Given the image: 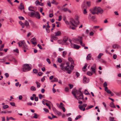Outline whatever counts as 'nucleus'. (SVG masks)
<instances>
[{"label": "nucleus", "instance_id": "nucleus-1", "mask_svg": "<svg viewBox=\"0 0 121 121\" xmlns=\"http://www.w3.org/2000/svg\"><path fill=\"white\" fill-rule=\"evenodd\" d=\"M66 64L67 65L65 66V63H61L60 66V69L62 71H66L68 73L70 74L73 69L74 66L72 65L69 66V62H67Z\"/></svg>", "mask_w": 121, "mask_h": 121}, {"label": "nucleus", "instance_id": "nucleus-2", "mask_svg": "<svg viewBox=\"0 0 121 121\" xmlns=\"http://www.w3.org/2000/svg\"><path fill=\"white\" fill-rule=\"evenodd\" d=\"M81 90V89H79V91L75 90L72 91V92L75 98L79 101L80 99H82L83 98V96Z\"/></svg>", "mask_w": 121, "mask_h": 121}, {"label": "nucleus", "instance_id": "nucleus-3", "mask_svg": "<svg viewBox=\"0 0 121 121\" xmlns=\"http://www.w3.org/2000/svg\"><path fill=\"white\" fill-rule=\"evenodd\" d=\"M78 24L76 22L74 19L72 18H71L70 19V23H69L70 26L69 27V29H71L73 30L75 29V27L77 26L76 24Z\"/></svg>", "mask_w": 121, "mask_h": 121}, {"label": "nucleus", "instance_id": "nucleus-4", "mask_svg": "<svg viewBox=\"0 0 121 121\" xmlns=\"http://www.w3.org/2000/svg\"><path fill=\"white\" fill-rule=\"evenodd\" d=\"M31 69V67L28 64H25L23 66L22 70L23 72H26L30 70Z\"/></svg>", "mask_w": 121, "mask_h": 121}, {"label": "nucleus", "instance_id": "nucleus-5", "mask_svg": "<svg viewBox=\"0 0 121 121\" xmlns=\"http://www.w3.org/2000/svg\"><path fill=\"white\" fill-rule=\"evenodd\" d=\"M82 37L78 36L77 38L73 40L74 43H76L77 41H78L80 44H82Z\"/></svg>", "mask_w": 121, "mask_h": 121}, {"label": "nucleus", "instance_id": "nucleus-6", "mask_svg": "<svg viewBox=\"0 0 121 121\" xmlns=\"http://www.w3.org/2000/svg\"><path fill=\"white\" fill-rule=\"evenodd\" d=\"M97 8L96 7H95L91 9L90 11L93 14H98L97 11Z\"/></svg>", "mask_w": 121, "mask_h": 121}, {"label": "nucleus", "instance_id": "nucleus-7", "mask_svg": "<svg viewBox=\"0 0 121 121\" xmlns=\"http://www.w3.org/2000/svg\"><path fill=\"white\" fill-rule=\"evenodd\" d=\"M69 42L71 43L70 46L72 48H74L78 49L80 47V46L76 44H73L71 43V40H69Z\"/></svg>", "mask_w": 121, "mask_h": 121}, {"label": "nucleus", "instance_id": "nucleus-8", "mask_svg": "<svg viewBox=\"0 0 121 121\" xmlns=\"http://www.w3.org/2000/svg\"><path fill=\"white\" fill-rule=\"evenodd\" d=\"M89 81V79L87 78L85 76L83 77V82L84 83H88Z\"/></svg>", "mask_w": 121, "mask_h": 121}, {"label": "nucleus", "instance_id": "nucleus-9", "mask_svg": "<svg viewBox=\"0 0 121 121\" xmlns=\"http://www.w3.org/2000/svg\"><path fill=\"white\" fill-rule=\"evenodd\" d=\"M36 39L34 37L31 39L30 40V41L32 42V44L35 46L37 44V42L35 41Z\"/></svg>", "mask_w": 121, "mask_h": 121}, {"label": "nucleus", "instance_id": "nucleus-10", "mask_svg": "<svg viewBox=\"0 0 121 121\" xmlns=\"http://www.w3.org/2000/svg\"><path fill=\"white\" fill-rule=\"evenodd\" d=\"M106 92L109 94H110V95L111 96H112L114 95V94L109 89H108V88L106 87Z\"/></svg>", "mask_w": 121, "mask_h": 121}, {"label": "nucleus", "instance_id": "nucleus-11", "mask_svg": "<svg viewBox=\"0 0 121 121\" xmlns=\"http://www.w3.org/2000/svg\"><path fill=\"white\" fill-rule=\"evenodd\" d=\"M34 16L37 19H39L40 18V14L38 12H36Z\"/></svg>", "mask_w": 121, "mask_h": 121}, {"label": "nucleus", "instance_id": "nucleus-12", "mask_svg": "<svg viewBox=\"0 0 121 121\" xmlns=\"http://www.w3.org/2000/svg\"><path fill=\"white\" fill-rule=\"evenodd\" d=\"M35 11L34 10L33 11H32V12L29 13L28 15L30 17H33L35 15Z\"/></svg>", "mask_w": 121, "mask_h": 121}, {"label": "nucleus", "instance_id": "nucleus-13", "mask_svg": "<svg viewBox=\"0 0 121 121\" xmlns=\"http://www.w3.org/2000/svg\"><path fill=\"white\" fill-rule=\"evenodd\" d=\"M25 42H23L21 41H19L18 43V44H19V47H22L23 45Z\"/></svg>", "mask_w": 121, "mask_h": 121}, {"label": "nucleus", "instance_id": "nucleus-14", "mask_svg": "<svg viewBox=\"0 0 121 121\" xmlns=\"http://www.w3.org/2000/svg\"><path fill=\"white\" fill-rule=\"evenodd\" d=\"M25 25L26 26V27L27 28H30V26L29 25V23L26 20L24 22Z\"/></svg>", "mask_w": 121, "mask_h": 121}, {"label": "nucleus", "instance_id": "nucleus-15", "mask_svg": "<svg viewBox=\"0 0 121 121\" xmlns=\"http://www.w3.org/2000/svg\"><path fill=\"white\" fill-rule=\"evenodd\" d=\"M55 36H58L61 35V33L60 31H58L57 32H55Z\"/></svg>", "mask_w": 121, "mask_h": 121}, {"label": "nucleus", "instance_id": "nucleus-16", "mask_svg": "<svg viewBox=\"0 0 121 121\" xmlns=\"http://www.w3.org/2000/svg\"><path fill=\"white\" fill-rule=\"evenodd\" d=\"M91 54H88L86 57V59L87 60H89L91 59Z\"/></svg>", "mask_w": 121, "mask_h": 121}, {"label": "nucleus", "instance_id": "nucleus-17", "mask_svg": "<svg viewBox=\"0 0 121 121\" xmlns=\"http://www.w3.org/2000/svg\"><path fill=\"white\" fill-rule=\"evenodd\" d=\"M68 40V38L67 37H65L63 39V41L65 43H66V44H68L69 43H68L66 42Z\"/></svg>", "mask_w": 121, "mask_h": 121}, {"label": "nucleus", "instance_id": "nucleus-18", "mask_svg": "<svg viewBox=\"0 0 121 121\" xmlns=\"http://www.w3.org/2000/svg\"><path fill=\"white\" fill-rule=\"evenodd\" d=\"M97 10L98 13L99 12L101 13H103V10L102 9L100 8L99 7H98V8H97Z\"/></svg>", "mask_w": 121, "mask_h": 121}, {"label": "nucleus", "instance_id": "nucleus-19", "mask_svg": "<svg viewBox=\"0 0 121 121\" xmlns=\"http://www.w3.org/2000/svg\"><path fill=\"white\" fill-rule=\"evenodd\" d=\"M109 106L110 107L112 108H116V107L114 105V103L113 102H112L110 104Z\"/></svg>", "mask_w": 121, "mask_h": 121}, {"label": "nucleus", "instance_id": "nucleus-20", "mask_svg": "<svg viewBox=\"0 0 121 121\" xmlns=\"http://www.w3.org/2000/svg\"><path fill=\"white\" fill-rule=\"evenodd\" d=\"M19 9L22 10L24 9V7L23 4L22 3H21L20 4V7H19Z\"/></svg>", "mask_w": 121, "mask_h": 121}, {"label": "nucleus", "instance_id": "nucleus-21", "mask_svg": "<svg viewBox=\"0 0 121 121\" xmlns=\"http://www.w3.org/2000/svg\"><path fill=\"white\" fill-rule=\"evenodd\" d=\"M22 48L23 49H28V47L26 45L25 43H24V44L22 46Z\"/></svg>", "mask_w": 121, "mask_h": 121}, {"label": "nucleus", "instance_id": "nucleus-22", "mask_svg": "<svg viewBox=\"0 0 121 121\" xmlns=\"http://www.w3.org/2000/svg\"><path fill=\"white\" fill-rule=\"evenodd\" d=\"M62 10L64 12H66L68 11L70 13L71 12V11L70 10H69L68 9L66 8H63L62 9Z\"/></svg>", "mask_w": 121, "mask_h": 121}, {"label": "nucleus", "instance_id": "nucleus-23", "mask_svg": "<svg viewBox=\"0 0 121 121\" xmlns=\"http://www.w3.org/2000/svg\"><path fill=\"white\" fill-rule=\"evenodd\" d=\"M119 46V45L117 44H114L112 45V48H118Z\"/></svg>", "mask_w": 121, "mask_h": 121}, {"label": "nucleus", "instance_id": "nucleus-24", "mask_svg": "<svg viewBox=\"0 0 121 121\" xmlns=\"http://www.w3.org/2000/svg\"><path fill=\"white\" fill-rule=\"evenodd\" d=\"M80 105H79V108L81 110H83V111H85V108H83V106H80Z\"/></svg>", "mask_w": 121, "mask_h": 121}, {"label": "nucleus", "instance_id": "nucleus-25", "mask_svg": "<svg viewBox=\"0 0 121 121\" xmlns=\"http://www.w3.org/2000/svg\"><path fill=\"white\" fill-rule=\"evenodd\" d=\"M68 60L71 62V64H73L74 62V61L71 58L69 57Z\"/></svg>", "mask_w": 121, "mask_h": 121}, {"label": "nucleus", "instance_id": "nucleus-26", "mask_svg": "<svg viewBox=\"0 0 121 121\" xmlns=\"http://www.w3.org/2000/svg\"><path fill=\"white\" fill-rule=\"evenodd\" d=\"M79 18V17L77 15H76L75 17V19L77 21V22H76V23H77L78 24L79 22L78 21Z\"/></svg>", "mask_w": 121, "mask_h": 121}, {"label": "nucleus", "instance_id": "nucleus-27", "mask_svg": "<svg viewBox=\"0 0 121 121\" xmlns=\"http://www.w3.org/2000/svg\"><path fill=\"white\" fill-rule=\"evenodd\" d=\"M109 120L110 121H116L114 120V117H109Z\"/></svg>", "mask_w": 121, "mask_h": 121}, {"label": "nucleus", "instance_id": "nucleus-28", "mask_svg": "<svg viewBox=\"0 0 121 121\" xmlns=\"http://www.w3.org/2000/svg\"><path fill=\"white\" fill-rule=\"evenodd\" d=\"M109 120L110 121H116L114 120V117H109Z\"/></svg>", "mask_w": 121, "mask_h": 121}, {"label": "nucleus", "instance_id": "nucleus-29", "mask_svg": "<svg viewBox=\"0 0 121 121\" xmlns=\"http://www.w3.org/2000/svg\"><path fill=\"white\" fill-rule=\"evenodd\" d=\"M67 52L66 51H64L62 53V56L63 57H65L66 55L67 54Z\"/></svg>", "mask_w": 121, "mask_h": 121}, {"label": "nucleus", "instance_id": "nucleus-30", "mask_svg": "<svg viewBox=\"0 0 121 121\" xmlns=\"http://www.w3.org/2000/svg\"><path fill=\"white\" fill-rule=\"evenodd\" d=\"M35 83L37 85V88H39L41 86V84L40 83L37 81H36L35 82Z\"/></svg>", "mask_w": 121, "mask_h": 121}, {"label": "nucleus", "instance_id": "nucleus-31", "mask_svg": "<svg viewBox=\"0 0 121 121\" xmlns=\"http://www.w3.org/2000/svg\"><path fill=\"white\" fill-rule=\"evenodd\" d=\"M30 89L32 91H34L36 90V89L35 87L33 86L31 87Z\"/></svg>", "mask_w": 121, "mask_h": 121}, {"label": "nucleus", "instance_id": "nucleus-32", "mask_svg": "<svg viewBox=\"0 0 121 121\" xmlns=\"http://www.w3.org/2000/svg\"><path fill=\"white\" fill-rule=\"evenodd\" d=\"M55 114L57 115L58 116H60L62 115L61 113L58 111Z\"/></svg>", "mask_w": 121, "mask_h": 121}, {"label": "nucleus", "instance_id": "nucleus-33", "mask_svg": "<svg viewBox=\"0 0 121 121\" xmlns=\"http://www.w3.org/2000/svg\"><path fill=\"white\" fill-rule=\"evenodd\" d=\"M96 65L95 64H94L91 67V69H96Z\"/></svg>", "mask_w": 121, "mask_h": 121}, {"label": "nucleus", "instance_id": "nucleus-34", "mask_svg": "<svg viewBox=\"0 0 121 121\" xmlns=\"http://www.w3.org/2000/svg\"><path fill=\"white\" fill-rule=\"evenodd\" d=\"M94 106L92 105H90L88 107V106L86 108V110L89 109L90 108H92L94 107Z\"/></svg>", "mask_w": 121, "mask_h": 121}, {"label": "nucleus", "instance_id": "nucleus-35", "mask_svg": "<svg viewBox=\"0 0 121 121\" xmlns=\"http://www.w3.org/2000/svg\"><path fill=\"white\" fill-rule=\"evenodd\" d=\"M84 93L85 95H90V94L88 92V91H87V90H85Z\"/></svg>", "mask_w": 121, "mask_h": 121}, {"label": "nucleus", "instance_id": "nucleus-36", "mask_svg": "<svg viewBox=\"0 0 121 121\" xmlns=\"http://www.w3.org/2000/svg\"><path fill=\"white\" fill-rule=\"evenodd\" d=\"M103 55V54L102 53H100L99 55H98V57L99 59L101 58V56Z\"/></svg>", "mask_w": 121, "mask_h": 121}, {"label": "nucleus", "instance_id": "nucleus-37", "mask_svg": "<svg viewBox=\"0 0 121 121\" xmlns=\"http://www.w3.org/2000/svg\"><path fill=\"white\" fill-rule=\"evenodd\" d=\"M33 9V8L32 7H30L28 8V10L30 11H32L34 10Z\"/></svg>", "mask_w": 121, "mask_h": 121}, {"label": "nucleus", "instance_id": "nucleus-38", "mask_svg": "<svg viewBox=\"0 0 121 121\" xmlns=\"http://www.w3.org/2000/svg\"><path fill=\"white\" fill-rule=\"evenodd\" d=\"M52 109L53 110V111L55 113V114L56 112H57L58 111L54 107H53L52 108Z\"/></svg>", "mask_w": 121, "mask_h": 121}, {"label": "nucleus", "instance_id": "nucleus-39", "mask_svg": "<svg viewBox=\"0 0 121 121\" xmlns=\"http://www.w3.org/2000/svg\"><path fill=\"white\" fill-rule=\"evenodd\" d=\"M87 74L89 76H91L92 75V74L91 72L90 71L87 72Z\"/></svg>", "mask_w": 121, "mask_h": 121}, {"label": "nucleus", "instance_id": "nucleus-40", "mask_svg": "<svg viewBox=\"0 0 121 121\" xmlns=\"http://www.w3.org/2000/svg\"><path fill=\"white\" fill-rule=\"evenodd\" d=\"M9 107V106L7 105H4L3 106V108L4 109H6L8 108Z\"/></svg>", "mask_w": 121, "mask_h": 121}, {"label": "nucleus", "instance_id": "nucleus-41", "mask_svg": "<svg viewBox=\"0 0 121 121\" xmlns=\"http://www.w3.org/2000/svg\"><path fill=\"white\" fill-rule=\"evenodd\" d=\"M115 94L116 95L118 96H120L121 95V94L119 92H115Z\"/></svg>", "mask_w": 121, "mask_h": 121}, {"label": "nucleus", "instance_id": "nucleus-42", "mask_svg": "<svg viewBox=\"0 0 121 121\" xmlns=\"http://www.w3.org/2000/svg\"><path fill=\"white\" fill-rule=\"evenodd\" d=\"M69 89L68 87H66L65 88V91L66 92H67L69 91Z\"/></svg>", "mask_w": 121, "mask_h": 121}, {"label": "nucleus", "instance_id": "nucleus-43", "mask_svg": "<svg viewBox=\"0 0 121 121\" xmlns=\"http://www.w3.org/2000/svg\"><path fill=\"white\" fill-rule=\"evenodd\" d=\"M91 17V20L93 21H95L94 20L95 19V17L94 16H92V17Z\"/></svg>", "mask_w": 121, "mask_h": 121}, {"label": "nucleus", "instance_id": "nucleus-44", "mask_svg": "<svg viewBox=\"0 0 121 121\" xmlns=\"http://www.w3.org/2000/svg\"><path fill=\"white\" fill-rule=\"evenodd\" d=\"M81 117V116L80 115L77 116L75 118V120H77L78 119L80 118Z\"/></svg>", "mask_w": 121, "mask_h": 121}, {"label": "nucleus", "instance_id": "nucleus-45", "mask_svg": "<svg viewBox=\"0 0 121 121\" xmlns=\"http://www.w3.org/2000/svg\"><path fill=\"white\" fill-rule=\"evenodd\" d=\"M69 89H72L73 86V85L72 84H69Z\"/></svg>", "mask_w": 121, "mask_h": 121}, {"label": "nucleus", "instance_id": "nucleus-46", "mask_svg": "<svg viewBox=\"0 0 121 121\" xmlns=\"http://www.w3.org/2000/svg\"><path fill=\"white\" fill-rule=\"evenodd\" d=\"M33 72L35 73H38V70L37 69H35L33 70Z\"/></svg>", "mask_w": 121, "mask_h": 121}, {"label": "nucleus", "instance_id": "nucleus-47", "mask_svg": "<svg viewBox=\"0 0 121 121\" xmlns=\"http://www.w3.org/2000/svg\"><path fill=\"white\" fill-rule=\"evenodd\" d=\"M58 82V80L57 78H54V80H53V81H52V82Z\"/></svg>", "mask_w": 121, "mask_h": 121}, {"label": "nucleus", "instance_id": "nucleus-48", "mask_svg": "<svg viewBox=\"0 0 121 121\" xmlns=\"http://www.w3.org/2000/svg\"><path fill=\"white\" fill-rule=\"evenodd\" d=\"M13 51L14 52H16L17 53H19L18 50V48H16L15 49H14Z\"/></svg>", "mask_w": 121, "mask_h": 121}, {"label": "nucleus", "instance_id": "nucleus-49", "mask_svg": "<svg viewBox=\"0 0 121 121\" xmlns=\"http://www.w3.org/2000/svg\"><path fill=\"white\" fill-rule=\"evenodd\" d=\"M34 115L33 117L34 118H38V115L36 113L34 114Z\"/></svg>", "mask_w": 121, "mask_h": 121}, {"label": "nucleus", "instance_id": "nucleus-50", "mask_svg": "<svg viewBox=\"0 0 121 121\" xmlns=\"http://www.w3.org/2000/svg\"><path fill=\"white\" fill-rule=\"evenodd\" d=\"M91 2L90 1L88 2L87 1L86 2V4L87 5L89 6V7L91 5Z\"/></svg>", "mask_w": 121, "mask_h": 121}, {"label": "nucleus", "instance_id": "nucleus-51", "mask_svg": "<svg viewBox=\"0 0 121 121\" xmlns=\"http://www.w3.org/2000/svg\"><path fill=\"white\" fill-rule=\"evenodd\" d=\"M43 110L44 111H45L46 112H49V111L48 110V109L47 108H44L43 109Z\"/></svg>", "mask_w": 121, "mask_h": 121}, {"label": "nucleus", "instance_id": "nucleus-52", "mask_svg": "<svg viewBox=\"0 0 121 121\" xmlns=\"http://www.w3.org/2000/svg\"><path fill=\"white\" fill-rule=\"evenodd\" d=\"M85 5L84 3L82 4L81 6L82 8H85Z\"/></svg>", "mask_w": 121, "mask_h": 121}, {"label": "nucleus", "instance_id": "nucleus-53", "mask_svg": "<svg viewBox=\"0 0 121 121\" xmlns=\"http://www.w3.org/2000/svg\"><path fill=\"white\" fill-rule=\"evenodd\" d=\"M47 61L48 63L49 64H50L51 62L50 61V60L49 59L47 58Z\"/></svg>", "mask_w": 121, "mask_h": 121}, {"label": "nucleus", "instance_id": "nucleus-54", "mask_svg": "<svg viewBox=\"0 0 121 121\" xmlns=\"http://www.w3.org/2000/svg\"><path fill=\"white\" fill-rule=\"evenodd\" d=\"M4 75L5 76L6 78H8L9 77V74L8 73H5L4 74Z\"/></svg>", "mask_w": 121, "mask_h": 121}, {"label": "nucleus", "instance_id": "nucleus-55", "mask_svg": "<svg viewBox=\"0 0 121 121\" xmlns=\"http://www.w3.org/2000/svg\"><path fill=\"white\" fill-rule=\"evenodd\" d=\"M19 18L20 20H24V18L21 16H20L19 17Z\"/></svg>", "mask_w": 121, "mask_h": 121}, {"label": "nucleus", "instance_id": "nucleus-56", "mask_svg": "<svg viewBox=\"0 0 121 121\" xmlns=\"http://www.w3.org/2000/svg\"><path fill=\"white\" fill-rule=\"evenodd\" d=\"M37 46L39 48V49H42V48L40 44H38L37 45Z\"/></svg>", "mask_w": 121, "mask_h": 121}, {"label": "nucleus", "instance_id": "nucleus-57", "mask_svg": "<svg viewBox=\"0 0 121 121\" xmlns=\"http://www.w3.org/2000/svg\"><path fill=\"white\" fill-rule=\"evenodd\" d=\"M62 16H59V19H58V21H60L62 19Z\"/></svg>", "mask_w": 121, "mask_h": 121}, {"label": "nucleus", "instance_id": "nucleus-58", "mask_svg": "<svg viewBox=\"0 0 121 121\" xmlns=\"http://www.w3.org/2000/svg\"><path fill=\"white\" fill-rule=\"evenodd\" d=\"M39 97L40 99H41L43 97L42 95L41 94H39Z\"/></svg>", "mask_w": 121, "mask_h": 121}, {"label": "nucleus", "instance_id": "nucleus-59", "mask_svg": "<svg viewBox=\"0 0 121 121\" xmlns=\"http://www.w3.org/2000/svg\"><path fill=\"white\" fill-rule=\"evenodd\" d=\"M10 105L13 106H14L15 105V103L14 102L10 103Z\"/></svg>", "mask_w": 121, "mask_h": 121}, {"label": "nucleus", "instance_id": "nucleus-60", "mask_svg": "<svg viewBox=\"0 0 121 121\" xmlns=\"http://www.w3.org/2000/svg\"><path fill=\"white\" fill-rule=\"evenodd\" d=\"M42 74L43 73L41 72H39L38 73V75L39 76H41Z\"/></svg>", "mask_w": 121, "mask_h": 121}, {"label": "nucleus", "instance_id": "nucleus-61", "mask_svg": "<svg viewBox=\"0 0 121 121\" xmlns=\"http://www.w3.org/2000/svg\"><path fill=\"white\" fill-rule=\"evenodd\" d=\"M94 34V33L92 31L90 33V35L91 36H93Z\"/></svg>", "mask_w": 121, "mask_h": 121}, {"label": "nucleus", "instance_id": "nucleus-62", "mask_svg": "<svg viewBox=\"0 0 121 121\" xmlns=\"http://www.w3.org/2000/svg\"><path fill=\"white\" fill-rule=\"evenodd\" d=\"M75 74L77 77H78L80 75L79 73L77 72H76Z\"/></svg>", "mask_w": 121, "mask_h": 121}, {"label": "nucleus", "instance_id": "nucleus-63", "mask_svg": "<svg viewBox=\"0 0 121 121\" xmlns=\"http://www.w3.org/2000/svg\"><path fill=\"white\" fill-rule=\"evenodd\" d=\"M45 80L44 76L41 79V81L43 82Z\"/></svg>", "mask_w": 121, "mask_h": 121}, {"label": "nucleus", "instance_id": "nucleus-64", "mask_svg": "<svg viewBox=\"0 0 121 121\" xmlns=\"http://www.w3.org/2000/svg\"><path fill=\"white\" fill-rule=\"evenodd\" d=\"M83 13L84 14H86L87 13V12L86 9H84L83 11Z\"/></svg>", "mask_w": 121, "mask_h": 121}]
</instances>
